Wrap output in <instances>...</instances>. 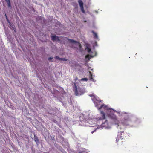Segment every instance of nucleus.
Masks as SVG:
<instances>
[{
    "label": "nucleus",
    "mask_w": 153,
    "mask_h": 153,
    "mask_svg": "<svg viewBox=\"0 0 153 153\" xmlns=\"http://www.w3.org/2000/svg\"><path fill=\"white\" fill-rule=\"evenodd\" d=\"M122 114L124 117V119L121 120V123L123 125L122 126L121 125H118L119 121L117 116L112 112L110 111V113L108 114L109 117L113 120L115 124L118 125V129L124 130L125 129L124 126H129L132 121L135 122L138 120L135 117L129 113L123 112Z\"/></svg>",
    "instance_id": "nucleus-1"
},
{
    "label": "nucleus",
    "mask_w": 153,
    "mask_h": 153,
    "mask_svg": "<svg viewBox=\"0 0 153 153\" xmlns=\"http://www.w3.org/2000/svg\"><path fill=\"white\" fill-rule=\"evenodd\" d=\"M126 134H125L124 131H120L119 133L117 135V138L116 139V143L120 142L121 144H123V140L126 137Z\"/></svg>",
    "instance_id": "nucleus-2"
},
{
    "label": "nucleus",
    "mask_w": 153,
    "mask_h": 153,
    "mask_svg": "<svg viewBox=\"0 0 153 153\" xmlns=\"http://www.w3.org/2000/svg\"><path fill=\"white\" fill-rule=\"evenodd\" d=\"M74 92L76 96L81 95L83 94L82 91L80 88H79L78 89L76 85L75 87Z\"/></svg>",
    "instance_id": "nucleus-3"
},
{
    "label": "nucleus",
    "mask_w": 153,
    "mask_h": 153,
    "mask_svg": "<svg viewBox=\"0 0 153 153\" xmlns=\"http://www.w3.org/2000/svg\"><path fill=\"white\" fill-rule=\"evenodd\" d=\"M94 101V102L95 104V106L97 107V108L98 109L100 107H99V106L102 105V101L101 100H97L96 98H94L93 100Z\"/></svg>",
    "instance_id": "nucleus-4"
},
{
    "label": "nucleus",
    "mask_w": 153,
    "mask_h": 153,
    "mask_svg": "<svg viewBox=\"0 0 153 153\" xmlns=\"http://www.w3.org/2000/svg\"><path fill=\"white\" fill-rule=\"evenodd\" d=\"M102 108H103L104 110L109 111V110H112V109L109 108L107 106L104 104H102L98 108V110H100Z\"/></svg>",
    "instance_id": "nucleus-5"
},
{
    "label": "nucleus",
    "mask_w": 153,
    "mask_h": 153,
    "mask_svg": "<svg viewBox=\"0 0 153 153\" xmlns=\"http://www.w3.org/2000/svg\"><path fill=\"white\" fill-rule=\"evenodd\" d=\"M101 116L100 117H98L97 119L98 120H102L103 119H105V114L104 112L103 111H101Z\"/></svg>",
    "instance_id": "nucleus-6"
},
{
    "label": "nucleus",
    "mask_w": 153,
    "mask_h": 153,
    "mask_svg": "<svg viewBox=\"0 0 153 153\" xmlns=\"http://www.w3.org/2000/svg\"><path fill=\"white\" fill-rule=\"evenodd\" d=\"M51 39L53 41H55L56 40H58V41H60V39L59 37L56 36V35L52 36Z\"/></svg>",
    "instance_id": "nucleus-7"
},
{
    "label": "nucleus",
    "mask_w": 153,
    "mask_h": 153,
    "mask_svg": "<svg viewBox=\"0 0 153 153\" xmlns=\"http://www.w3.org/2000/svg\"><path fill=\"white\" fill-rule=\"evenodd\" d=\"M68 41L71 43L75 44L77 43V41H75L72 39H71L69 38L68 39Z\"/></svg>",
    "instance_id": "nucleus-8"
},
{
    "label": "nucleus",
    "mask_w": 153,
    "mask_h": 153,
    "mask_svg": "<svg viewBox=\"0 0 153 153\" xmlns=\"http://www.w3.org/2000/svg\"><path fill=\"white\" fill-rule=\"evenodd\" d=\"M34 140L37 144L39 143V140L38 137L35 134L34 135Z\"/></svg>",
    "instance_id": "nucleus-9"
},
{
    "label": "nucleus",
    "mask_w": 153,
    "mask_h": 153,
    "mask_svg": "<svg viewBox=\"0 0 153 153\" xmlns=\"http://www.w3.org/2000/svg\"><path fill=\"white\" fill-rule=\"evenodd\" d=\"M89 78L90 80L94 81V79H93V78L92 77L93 75L92 74V73L91 72L89 71Z\"/></svg>",
    "instance_id": "nucleus-10"
},
{
    "label": "nucleus",
    "mask_w": 153,
    "mask_h": 153,
    "mask_svg": "<svg viewBox=\"0 0 153 153\" xmlns=\"http://www.w3.org/2000/svg\"><path fill=\"white\" fill-rule=\"evenodd\" d=\"M108 125V123L107 120H106L104 122L102 123V125L103 126H106Z\"/></svg>",
    "instance_id": "nucleus-11"
},
{
    "label": "nucleus",
    "mask_w": 153,
    "mask_h": 153,
    "mask_svg": "<svg viewBox=\"0 0 153 153\" xmlns=\"http://www.w3.org/2000/svg\"><path fill=\"white\" fill-rule=\"evenodd\" d=\"M10 27H11V28L13 29L14 31L16 32V29L15 28V26L13 24H12L11 23H10Z\"/></svg>",
    "instance_id": "nucleus-12"
},
{
    "label": "nucleus",
    "mask_w": 153,
    "mask_h": 153,
    "mask_svg": "<svg viewBox=\"0 0 153 153\" xmlns=\"http://www.w3.org/2000/svg\"><path fill=\"white\" fill-rule=\"evenodd\" d=\"M78 2L80 7L83 6V3L82 0H79Z\"/></svg>",
    "instance_id": "nucleus-13"
},
{
    "label": "nucleus",
    "mask_w": 153,
    "mask_h": 153,
    "mask_svg": "<svg viewBox=\"0 0 153 153\" xmlns=\"http://www.w3.org/2000/svg\"><path fill=\"white\" fill-rule=\"evenodd\" d=\"M92 32L93 33L94 37L95 38L97 39L98 38V36H97V33H96L94 31H92Z\"/></svg>",
    "instance_id": "nucleus-14"
},
{
    "label": "nucleus",
    "mask_w": 153,
    "mask_h": 153,
    "mask_svg": "<svg viewBox=\"0 0 153 153\" xmlns=\"http://www.w3.org/2000/svg\"><path fill=\"white\" fill-rule=\"evenodd\" d=\"M80 7L81 11L83 13H85V11L84 10L83 6Z\"/></svg>",
    "instance_id": "nucleus-15"
},
{
    "label": "nucleus",
    "mask_w": 153,
    "mask_h": 153,
    "mask_svg": "<svg viewBox=\"0 0 153 153\" xmlns=\"http://www.w3.org/2000/svg\"><path fill=\"white\" fill-rule=\"evenodd\" d=\"M88 80V79L87 78H83L81 79L82 81H87Z\"/></svg>",
    "instance_id": "nucleus-16"
},
{
    "label": "nucleus",
    "mask_w": 153,
    "mask_h": 153,
    "mask_svg": "<svg viewBox=\"0 0 153 153\" xmlns=\"http://www.w3.org/2000/svg\"><path fill=\"white\" fill-rule=\"evenodd\" d=\"M60 60H63L64 61H66L68 60V59L65 58H61Z\"/></svg>",
    "instance_id": "nucleus-17"
},
{
    "label": "nucleus",
    "mask_w": 153,
    "mask_h": 153,
    "mask_svg": "<svg viewBox=\"0 0 153 153\" xmlns=\"http://www.w3.org/2000/svg\"><path fill=\"white\" fill-rule=\"evenodd\" d=\"M55 58L56 59H58L59 60H61V58H59L58 56H55Z\"/></svg>",
    "instance_id": "nucleus-18"
},
{
    "label": "nucleus",
    "mask_w": 153,
    "mask_h": 153,
    "mask_svg": "<svg viewBox=\"0 0 153 153\" xmlns=\"http://www.w3.org/2000/svg\"><path fill=\"white\" fill-rule=\"evenodd\" d=\"M8 5V6L9 7H11V4H10V2L8 1V2L7 3Z\"/></svg>",
    "instance_id": "nucleus-19"
},
{
    "label": "nucleus",
    "mask_w": 153,
    "mask_h": 153,
    "mask_svg": "<svg viewBox=\"0 0 153 153\" xmlns=\"http://www.w3.org/2000/svg\"><path fill=\"white\" fill-rule=\"evenodd\" d=\"M88 51V53H90L91 51V50L89 48H87Z\"/></svg>",
    "instance_id": "nucleus-20"
},
{
    "label": "nucleus",
    "mask_w": 153,
    "mask_h": 153,
    "mask_svg": "<svg viewBox=\"0 0 153 153\" xmlns=\"http://www.w3.org/2000/svg\"><path fill=\"white\" fill-rule=\"evenodd\" d=\"M85 58L86 59L88 58V59H89V55H86L85 56Z\"/></svg>",
    "instance_id": "nucleus-21"
},
{
    "label": "nucleus",
    "mask_w": 153,
    "mask_h": 153,
    "mask_svg": "<svg viewBox=\"0 0 153 153\" xmlns=\"http://www.w3.org/2000/svg\"><path fill=\"white\" fill-rule=\"evenodd\" d=\"M53 59V58L52 57H49L48 59L49 60H52V59Z\"/></svg>",
    "instance_id": "nucleus-22"
},
{
    "label": "nucleus",
    "mask_w": 153,
    "mask_h": 153,
    "mask_svg": "<svg viewBox=\"0 0 153 153\" xmlns=\"http://www.w3.org/2000/svg\"><path fill=\"white\" fill-rule=\"evenodd\" d=\"M5 15L6 17V19H7V21L9 22L8 21V19H7V16L6 15V14H5Z\"/></svg>",
    "instance_id": "nucleus-23"
},
{
    "label": "nucleus",
    "mask_w": 153,
    "mask_h": 153,
    "mask_svg": "<svg viewBox=\"0 0 153 153\" xmlns=\"http://www.w3.org/2000/svg\"><path fill=\"white\" fill-rule=\"evenodd\" d=\"M7 3L8 2V1L10 2V0H5Z\"/></svg>",
    "instance_id": "nucleus-24"
},
{
    "label": "nucleus",
    "mask_w": 153,
    "mask_h": 153,
    "mask_svg": "<svg viewBox=\"0 0 153 153\" xmlns=\"http://www.w3.org/2000/svg\"><path fill=\"white\" fill-rule=\"evenodd\" d=\"M95 131H95H92V132H91V133H92V134H93V132H94V131Z\"/></svg>",
    "instance_id": "nucleus-25"
}]
</instances>
